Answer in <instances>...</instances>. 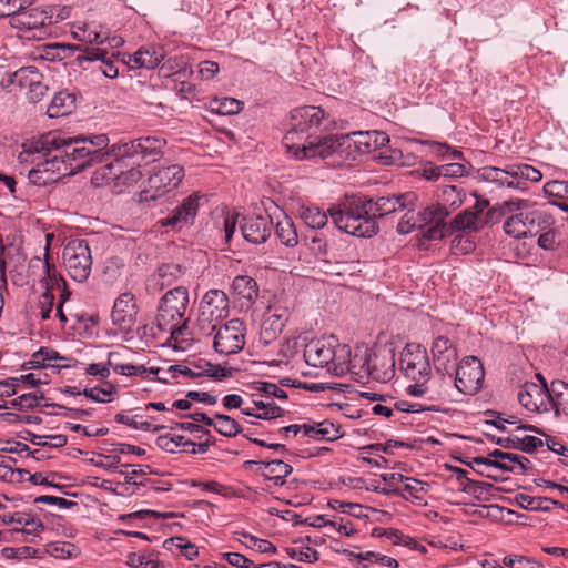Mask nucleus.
<instances>
[{"label":"nucleus","mask_w":568,"mask_h":568,"mask_svg":"<svg viewBox=\"0 0 568 568\" xmlns=\"http://www.w3.org/2000/svg\"><path fill=\"white\" fill-rule=\"evenodd\" d=\"M109 145L106 134L63 138L48 134L22 144L18 155L20 163L34 166L29 171V181L38 186L54 183L62 176L73 175L87 166L104 161Z\"/></svg>","instance_id":"1"},{"label":"nucleus","mask_w":568,"mask_h":568,"mask_svg":"<svg viewBox=\"0 0 568 568\" xmlns=\"http://www.w3.org/2000/svg\"><path fill=\"white\" fill-rule=\"evenodd\" d=\"M324 119V110L315 105L300 106L291 112L290 128L283 138V142L295 159L320 158L327 160L333 156L342 158L345 149L351 146L348 136H317Z\"/></svg>","instance_id":"2"},{"label":"nucleus","mask_w":568,"mask_h":568,"mask_svg":"<svg viewBox=\"0 0 568 568\" xmlns=\"http://www.w3.org/2000/svg\"><path fill=\"white\" fill-rule=\"evenodd\" d=\"M416 201L415 193L377 197L352 196L338 209H331L334 224L345 233L356 237H372L378 231L377 217L409 207Z\"/></svg>","instance_id":"3"},{"label":"nucleus","mask_w":568,"mask_h":568,"mask_svg":"<svg viewBox=\"0 0 568 568\" xmlns=\"http://www.w3.org/2000/svg\"><path fill=\"white\" fill-rule=\"evenodd\" d=\"M189 307V292L183 286L168 291L161 298L156 326L161 332L170 333L175 342L186 341L189 318H184Z\"/></svg>","instance_id":"4"},{"label":"nucleus","mask_w":568,"mask_h":568,"mask_svg":"<svg viewBox=\"0 0 568 568\" xmlns=\"http://www.w3.org/2000/svg\"><path fill=\"white\" fill-rule=\"evenodd\" d=\"M488 205L489 202L487 200H477L473 206L459 212L450 222L447 223L446 219H443L426 231H423V236L429 241L454 236L453 242L460 244L465 234L477 232L486 224L483 214Z\"/></svg>","instance_id":"5"},{"label":"nucleus","mask_w":568,"mask_h":568,"mask_svg":"<svg viewBox=\"0 0 568 568\" xmlns=\"http://www.w3.org/2000/svg\"><path fill=\"white\" fill-rule=\"evenodd\" d=\"M348 345L341 344L335 336L310 341L304 348L305 362L314 367H325L335 376L347 368Z\"/></svg>","instance_id":"6"},{"label":"nucleus","mask_w":568,"mask_h":568,"mask_svg":"<svg viewBox=\"0 0 568 568\" xmlns=\"http://www.w3.org/2000/svg\"><path fill=\"white\" fill-rule=\"evenodd\" d=\"M506 205L510 211H517L503 225L505 233L514 239L535 237L549 225L546 213L532 209L527 200L511 201Z\"/></svg>","instance_id":"7"},{"label":"nucleus","mask_w":568,"mask_h":568,"mask_svg":"<svg viewBox=\"0 0 568 568\" xmlns=\"http://www.w3.org/2000/svg\"><path fill=\"white\" fill-rule=\"evenodd\" d=\"M63 11L53 6L24 8L12 18V24L20 28L28 39H44L50 34V26L65 18Z\"/></svg>","instance_id":"8"},{"label":"nucleus","mask_w":568,"mask_h":568,"mask_svg":"<svg viewBox=\"0 0 568 568\" xmlns=\"http://www.w3.org/2000/svg\"><path fill=\"white\" fill-rule=\"evenodd\" d=\"M399 369L415 382L407 387V392L414 396H422L427 392L426 383L430 375V364L427 352L417 344H408L400 353Z\"/></svg>","instance_id":"9"},{"label":"nucleus","mask_w":568,"mask_h":568,"mask_svg":"<svg viewBox=\"0 0 568 568\" xmlns=\"http://www.w3.org/2000/svg\"><path fill=\"white\" fill-rule=\"evenodd\" d=\"M478 176L485 182L493 183L496 187L526 190L527 181L539 182L542 174L534 166L520 163L508 165L506 169L484 166L478 170Z\"/></svg>","instance_id":"10"},{"label":"nucleus","mask_w":568,"mask_h":568,"mask_svg":"<svg viewBox=\"0 0 568 568\" xmlns=\"http://www.w3.org/2000/svg\"><path fill=\"white\" fill-rule=\"evenodd\" d=\"M448 215L449 211L438 204L427 205L417 212L408 209L397 224V232L406 235L418 230L416 237L429 241L423 236V231H426L429 226L435 225L436 222L446 219Z\"/></svg>","instance_id":"11"},{"label":"nucleus","mask_w":568,"mask_h":568,"mask_svg":"<svg viewBox=\"0 0 568 568\" xmlns=\"http://www.w3.org/2000/svg\"><path fill=\"white\" fill-rule=\"evenodd\" d=\"M245 325L239 318L221 324L214 332L213 347L222 355L236 354L245 345Z\"/></svg>","instance_id":"12"},{"label":"nucleus","mask_w":568,"mask_h":568,"mask_svg":"<svg viewBox=\"0 0 568 568\" xmlns=\"http://www.w3.org/2000/svg\"><path fill=\"white\" fill-rule=\"evenodd\" d=\"M454 384L458 392L465 395H475L483 386L484 366L476 356H466L454 368Z\"/></svg>","instance_id":"13"},{"label":"nucleus","mask_w":568,"mask_h":568,"mask_svg":"<svg viewBox=\"0 0 568 568\" xmlns=\"http://www.w3.org/2000/svg\"><path fill=\"white\" fill-rule=\"evenodd\" d=\"M184 178V169L180 164L161 166L150 175L148 183L150 190H144V199H156L176 189Z\"/></svg>","instance_id":"14"},{"label":"nucleus","mask_w":568,"mask_h":568,"mask_svg":"<svg viewBox=\"0 0 568 568\" xmlns=\"http://www.w3.org/2000/svg\"><path fill=\"white\" fill-rule=\"evenodd\" d=\"M99 175L106 182H114L115 186H133L143 176L140 165L131 166L128 163L126 156L118 158L113 162L102 166L94 174V180L99 179Z\"/></svg>","instance_id":"15"},{"label":"nucleus","mask_w":568,"mask_h":568,"mask_svg":"<svg viewBox=\"0 0 568 568\" xmlns=\"http://www.w3.org/2000/svg\"><path fill=\"white\" fill-rule=\"evenodd\" d=\"M540 383H525L518 392L519 403L530 412H548L550 403V387L547 386L545 378L536 375Z\"/></svg>","instance_id":"16"},{"label":"nucleus","mask_w":568,"mask_h":568,"mask_svg":"<svg viewBox=\"0 0 568 568\" xmlns=\"http://www.w3.org/2000/svg\"><path fill=\"white\" fill-rule=\"evenodd\" d=\"M74 50L81 52L77 57L79 65L84 62H99L98 69L109 79H114L119 75V69L115 65L114 52H109L108 49L101 47L74 45Z\"/></svg>","instance_id":"17"},{"label":"nucleus","mask_w":568,"mask_h":568,"mask_svg":"<svg viewBox=\"0 0 568 568\" xmlns=\"http://www.w3.org/2000/svg\"><path fill=\"white\" fill-rule=\"evenodd\" d=\"M464 463L470 467L484 465L486 468H499L506 471H515L516 467H519L521 471H525L529 460L517 454L495 449L489 453L488 457H474L470 462Z\"/></svg>","instance_id":"18"},{"label":"nucleus","mask_w":568,"mask_h":568,"mask_svg":"<svg viewBox=\"0 0 568 568\" xmlns=\"http://www.w3.org/2000/svg\"><path fill=\"white\" fill-rule=\"evenodd\" d=\"M434 367L438 373L447 374L452 379V372L458 359L457 349L454 343L446 336H438L432 345Z\"/></svg>","instance_id":"19"},{"label":"nucleus","mask_w":568,"mask_h":568,"mask_svg":"<svg viewBox=\"0 0 568 568\" xmlns=\"http://www.w3.org/2000/svg\"><path fill=\"white\" fill-rule=\"evenodd\" d=\"M200 197L197 193L187 196L168 216L160 219L158 224L172 230H181L183 226L192 224L197 214Z\"/></svg>","instance_id":"20"},{"label":"nucleus","mask_w":568,"mask_h":568,"mask_svg":"<svg viewBox=\"0 0 568 568\" xmlns=\"http://www.w3.org/2000/svg\"><path fill=\"white\" fill-rule=\"evenodd\" d=\"M395 353L392 348L382 347L372 352L367 378L386 383L395 375Z\"/></svg>","instance_id":"21"},{"label":"nucleus","mask_w":568,"mask_h":568,"mask_svg":"<svg viewBox=\"0 0 568 568\" xmlns=\"http://www.w3.org/2000/svg\"><path fill=\"white\" fill-rule=\"evenodd\" d=\"M138 306L130 292L121 294L114 302L111 320L122 331H129L136 321Z\"/></svg>","instance_id":"22"},{"label":"nucleus","mask_w":568,"mask_h":568,"mask_svg":"<svg viewBox=\"0 0 568 568\" xmlns=\"http://www.w3.org/2000/svg\"><path fill=\"white\" fill-rule=\"evenodd\" d=\"M273 222L270 216L251 215L243 217L241 231L243 237L251 244L264 243L272 232Z\"/></svg>","instance_id":"23"},{"label":"nucleus","mask_w":568,"mask_h":568,"mask_svg":"<svg viewBox=\"0 0 568 568\" xmlns=\"http://www.w3.org/2000/svg\"><path fill=\"white\" fill-rule=\"evenodd\" d=\"M91 251H63V262L69 275L78 282L85 281L92 267Z\"/></svg>","instance_id":"24"},{"label":"nucleus","mask_w":568,"mask_h":568,"mask_svg":"<svg viewBox=\"0 0 568 568\" xmlns=\"http://www.w3.org/2000/svg\"><path fill=\"white\" fill-rule=\"evenodd\" d=\"M346 136L351 139L348 150L354 146L362 154L374 152L389 142L388 135L379 131L354 132ZM346 152L347 149H345L343 154H346ZM337 158L342 160L344 155Z\"/></svg>","instance_id":"25"},{"label":"nucleus","mask_w":568,"mask_h":568,"mask_svg":"<svg viewBox=\"0 0 568 568\" xmlns=\"http://www.w3.org/2000/svg\"><path fill=\"white\" fill-rule=\"evenodd\" d=\"M164 49L160 45L148 44L141 47L133 54H128V60L123 59V62L131 68H145L154 69L164 59Z\"/></svg>","instance_id":"26"},{"label":"nucleus","mask_w":568,"mask_h":568,"mask_svg":"<svg viewBox=\"0 0 568 568\" xmlns=\"http://www.w3.org/2000/svg\"><path fill=\"white\" fill-rule=\"evenodd\" d=\"M199 310L224 321L229 315V298L221 290H210L200 302Z\"/></svg>","instance_id":"27"},{"label":"nucleus","mask_w":568,"mask_h":568,"mask_svg":"<svg viewBox=\"0 0 568 568\" xmlns=\"http://www.w3.org/2000/svg\"><path fill=\"white\" fill-rule=\"evenodd\" d=\"M300 217L304 223L312 229L311 234L305 235L303 241L304 245H308V239L312 243H316L320 240L316 236L315 229H321L327 223V215L320 207L314 205H302L298 210Z\"/></svg>","instance_id":"28"},{"label":"nucleus","mask_w":568,"mask_h":568,"mask_svg":"<svg viewBox=\"0 0 568 568\" xmlns=\"http://www.w3.org/2000/svg\"><path fill=\"white\" fill-rule=\"evenodd\" d=\"M347 354V368L343 371V375L346 373H352L357 375L359 378L367 377L372 351L367 346H357L355 347L354 354L352 355V351L348 347Z\"/></svg>","instance_id":"29"},{"label":"nucleus","mask_w":568,"mask_h":568,"mask_svg":"<svg viewBox=\"0 0 568 568\" xmlns=\"http://www.w3.org/2000/svg\"><path fill=\"white\" fill-rule=\"evenodd\" d=\"M164 145V141L155 136L141 138L136 141L125 144L124 155L135 156L141 155L142 158L149 155H156L161 153Z\"/></svg>","instance_id":"30"},{"label":"nucleus","mask_w":568,"mask_h":568,"mask_svg":"<svg viewBox=\"0 0 568 568\" xmlns=\"http://www.w3.org/2000/svg\"><path fill=\"white\" fill-rule=\"evenodd\" d=\"M258 465V469L263 471V476L267 480H273L275 485H283L285 478L292 473L293 468L281 459L270 462H254Z\"/></svg>","instance_id":"31"},{"label":"nucleus","mask_w":568,"mask_h":568,"mask_svg":"<svg viewBox=\"0 0 568 568\" xmlns=\"http://www.w3.org/2000/svg\"><path fill=\"white\" fill-rule=\"evenodd\" d=\"M554 409L558 417L565 415L568 417V384L564 381H552L550 384L549 410Z\"/></svg>","instance_id":"32"},{"label":"nucleus","mask_w":568,"mask_h":568,"mask_svg":"<svg viewBox=\"0 0 568 568\" xmlns=\"http://www.w3.org/2000/svg\"><path fill=\"white\" fill-rule=\"evenodd\" d=\"M182 266L175 263H166L159 266L156 274L150 277L149 287H154L155 290H163L165 286L172 284L174 280L181 276Z\"/></svg>","instance_id":"33"},{"label":"nucleus","mask_w":568,"mask_h":568,"mask_svg":"<svg viewBox=\"0 0 568 568\" xmlns=\"http://www.w3.org/2000/svg\"><path fill=\"white\" fill-rule=\"evenodd\" d=\"M223 321L211 316L209 313H204L199 310V315L192 331L186 332V339H200L204 336H211L216 328L222 324Z\"/></svg>","instance_id":"34"},{"label":"nucleus","mask_w":568,"mask_h":568,"mask_svg":"<svg viewBox=\"0 0 568 568\" xmlns=\"http://www.w3.org/2000/svg\"><path fill=\"white\" fill-rule=\"evenodd\" d=\"M71 33L75 40L87 43L88 47H93L92 44L99 47L108 40V36L91 23L74 24Z\"/></svg>","instance_id":"35"},{"label":"nucleus","mask_w":568,"mask_h":568,"mask_svg":"<svg viewBox=\"0 0 568 568\" xmlns=\"http://www.w3.org/2000/svg\"><path fill=\"white\" fill-rule=\"evenodd\" d=\"M514 503L523 509L532 511H549L554 506L562 507L560 501L551 498L532 497L523 493H519L514 497Z\"/></svg>","instance_id":"36"},{"label":"nucleus","mask_w":568,"mask_h":568,"mask_svg":"<svg viewBox=\"0 0 568 568\" xmlns=\"http://www.w3.org/2000/svg\"><path fill=\"white\" fill-rule=\"evenodd\" d=\"M303 433L305 436L316 440L332 442L341 437L339 427L328 420L313 425L305 424V427H303Z\"/></svg>","instance_id":"37"},{"label":"nucleus","mask_w":568,"mask_h":568,"mask_svg":"<svg viewBox=\"0 0 568 568\" xmlns=\"http://www.w3.org/2000/svg\"><path fill=\"white\" fill-rule=\"evenodd\" d=\"M75 106V98L65 91L57 93L47 109L50 118H60L68 115Z\"/></svg>","instance_id":"38"},{"label":"nucleus","mask_w":568,"mask_h":568,"mask_svg":"<svg viewBox=\"0 0 568 568\" xmlns=\"http://www.w3.org/2000/svg\"><path fill=\"white\" fill-rule=\"evenodd\" d=\"M232 290L240 298L250 302L258 297V287L255 280L250 276L239 275L233 280Z\"/></svg>","instance_id":"39"},{"label":"nucleus","mask_w":568,"mask_h":568,"mask_svg":"<svg viewBox=\"0 0 568 568\" xmlns=\"http://www.w3.org/2000/svg\"><path fill=\"white\" fill-rule=\"evenodd\" d=\"M28 276L33 280L44 276H54V266L50 264V251H45L43 257L34 256L28 263Z\"/></svg>","instance_id":"40"},{"label":"nucleus","mask_w":568,"mask_h":568,"mask_svg":"<svg viewBox=\"0 0 568 568\" xmlns=\"http://www.w3.org/2000/svg\"><path fill=\"white\" fill-rule=\"evenodd\" d=\"M438 199L442 201V203H437L438 205L444 206L447 211V207L456 210L464 203L465 193L456 185H446L442 187Z\"/></svg>","instance_id":"41"},{"label":"nucleus","mask_w":568,"mask_h":568,"mask_svg":"<svg viewBox=\"0 0 568 568\" xmlns=\"http://www.w3.org/2000/svg\"><path fill=\"white\" fill-rule=\"evenodd\" d=\"M212 426L225 437H234L243 430L234 418L223 414L214 415Z\"/></svg>","instance_id":"42"},{"label":"nucleus","mask_w":568,"mask_h":568,"mask_svg":"<svg viewBox=\"0 0 568 568\" xmlns=\"http://www.w3.org/2000/svg\"><path fill=\"white\" fill-rule=\"evenodd\" d=\"M120 353L118 352H110L109 353V366L118 374L124 375V376H133V375H141L146 372V368L143 365H132V364H124L120 361Z\"/></svg>","instance_id":"43"},{"label":"nucleus","mask_w":568,"mask_h":568,"mask_svg":"<svg viewBox=\"0 0 568 568\" xmlns=\"http://www.w3.org/2000/svg\"><path fill=\"white\" fill-rule=\"evenodd\" d=\"M276 235L285 246L293 247L300 243L293 222L288 219L280 221L276 225Z\"/></svg>","instance_id":"44"},{"label":"nucleus","mask_w":568,"mask_h":568,"mask_svg":"<svg viewBox=\"0 0 568 568\" xmlns=\"http://www.w3.org/2000/svg\"><path fill=\"white\" fill-rule=\"evenodd\" d=\"M210 108L221 115L236 114L242 110V103L234 98L215 99L211 101Z\"/></svg>","instance_id":"45"},{"label":"nucleus","mask_w":568,"mask_h":568,"mask_svg":"<svg viewBox=\"0 0 568 568\" xmlns=\"http://www.w3.org/2000/svg\"><path fill=\"white\" fill-rule=\"evenodd\" d=\"M164 547L169 550H172L173 548L180 549L183 554V556L192 560L194 559L199 551L194 544L186 541L183 537H172L164 541Z\"/></svg>","instance_id":"46"},{"label":"nucleus","mask_w":568,"mask_h":568,"mask_svg":"<svg viewBox=\"0 0 568 568\" xmlns=\"http://www.w3.org/2000/svg\"><path fill=\"white\" fill-rule=\"evenodd\" d=\"M40 72L34 67L21 68L14 73V82L21 89L28 91V89L34 84V81L40 79Z\"/></svg>","instance_id":"47"},{"label":"nucleus","mask_w":568,"mask_h":568,"mask_svg":"<svg viewBox=\"0 0 568 568\" xmlns=\"http://www.w3.org/2000/svg\"><path fill=\"white\" fill-rule=\"evenodd\" d=\"M43 398L44 395L42 392L28 393L11 400V406L19 410L32 409L37 407L39 402Z\"/></svg>","instance_id":"48"},{"label":"nucleus","mask_w":568,"mask_h":568,"mask_svg":"<svg viewBox=\"0 0 568 568\" xmlns=\"http://www.w3.org/2000/svg\"><path fill=\"white\" fill-rule=\"evenodd\" d=\"M568 187V181L552 180L544 185V193L550 201H564L566 190Z\"/></svg>","instance_id":"49"},{"label":"nucleus","mask_w":568,"mask_h":568,"mask_svg":"<svg viewBox=\"0 0 568 568\" xmlns=\"http://www.w3.org/2000/svg\"><path fill=\"white\" fill-rule=\"evenodd\" d=\"M114 393L115 387L112 384H106L105 387L84 388L82 395L98 403H109L110 396Z\"/></svg>","instance_id":"50"},{"label":"nucleus","mask_w":568,"mask_h":568,"mask_svg":"<svg viewBox=\"0 0 568 568\" xmlns=\"http://www.w3.org/2000/svg\"><path fill=\"white\" fill-rule=\"evenodd\" d=\"M114 418H115V420L118 423L128 425V426H130L132 428H135V429H143V430H149V432L156 433V432H159V430L164 428L163 425H152L149 422L138 423L133 417H130V416L124 415L122 413L116 414Z\"/></svg>","instance_id":"51"},{"label":"nucleus","mask_w":568,"mask_h":568,"mask_svg":"<svg viewBox=\"0 0 568 568\" xmlns=\"http://www.w3.org/2000/svg\"><path fill=\"white\" fill-rule=\"evenodd\" d=\"M78 548L70 542H54L49 545L48 552L59 559H69L77 555Z\"/></svg>","instance_id":"52"},{"label":"nucleus","mask_w":568,"mask_h":568,"mask_svg":"<svg viewBox=\"0 0 568 568\" xmlns=\"http://www.w3.org/2000/svg\"><path fill=\"white\" fill-rule=\"evenodd\" d=\"M126 564L132 568H158V561L141 552H132L128 556Z\"/></svg>","instance_id":"53"},{"label":"nucleus","mask_w":568,"mask_h":568,"mask_svg":"<svg viewBox=\"0 0 568 568\" xmlns=\"http://www.w3.org/2000/svg\"><path fill=\"white\" fill-rule=\"evenodd\" d=\"M255 385V389L265 394L267 399H273L274 397L280 399L287 398L285 390H283L276 384L267 382H256Z\"/></svg>","instance_id":"54"},{"label":"nucleus","mask_w":568,"mask_h":568,"mask_svg":"<svg viewBox=\"0 0 568 568\" xmlns=\"http://www.w3.org/2000/svg\"><path fill=\"white\" fill-rule=\"evenodd\" d=\"M27 0H0V18L12 16L13 18L19 11L24 9Z\"/></svg>","instance_id":"55"},{"label":"nucleus","mask_w":568,"mask_h":568,"mask_svg":"<svg viewBox=\"0 0 568 568\" xmlns=\"http://www.w3.org/2000/svg\"><path fill=\"white\" fill-rule=\"evenodd\" d=\"M47 91L48 87L43 83V77L40 74V79L36 80L34 84L26 91V95L30 102L36 103L42 99Z\"/></svg>","instance_id":"56"},{"label":"nucleus","mask_w":568,"mask_h":568,"mask_svg":"<svg viewBox=\"0 0 568 568\" xmlns=\"http://www.w3.org/2000/svg\"><path fill=\"white\" fill-rule=\"evenodd\" d=\"M442 178H460L467 174L465 164L454 162L440 165Z\"/></svg>","instance_id":"57"},{"label":"nucleus","mask_w":568,"mask_h":568,"mask_svg":"<svg viewBox=\"0 0 568 568\" xmlns=\"http://www.w3.org/2000/svg\"><path fill=\"white\" fill-rule=\"evenodd\" d=\"M28 524H23L21 529H16L17 531H21L26 535H30L37 537L44 530V525L40 519H37L32 514L29 513V518L27 519Z\"/></svg>","instance_id":"58"},{"label":"nucleus","mask_w":568,"mask_h":568,"mask_svg":"<svg viewBox=\"0 0 568 568\" xmlns=\"http://www.w3.org/2000/svg\"><path fill=\"white\" fill-rule=\"evenodd\" d=\"M54 295L50 288L40 296L39 306L42 320H49L53 307Z\"/></svg>","instance_id":"59"},{"label":"nucleus","mask_w":568,"mask_h":568,"mask_svg":"<svg viewBox=\"0 0 568 568\" xmlns=\"http://www.w3.org/2000/svg\"><path fill=\"white\" fill-rule=\"evenodd\" d=\"M47 367H52L53 369H55L57 373H59L61 368L71 367V364L65 363V364H60V365H52L49 363H44L43 358L42 359L37 358L36 353H33L32 358L22 365L23 369H38V368H47Z\"/></svg>","instance_id":"60"},{"label":"nucleus","mask_w":568,"mask_h":568,"mask_svg":"<svg viewBox=\"0 0 568 568\" xmlns=\"http://www.w3.org/2000/svg\"><path fill=\"white\" fill-rule=\"evenodd\" d=\"M329 506L337 511H342L344 514H349L355 517H359L362 513V506L353 503H345L342 500H333L329 501Z\"/></svg>","instance_id":"61"},{"label":"nucleus","mask_w":568,"mask_h":568,"mask_svg":"<svg viewBox=\"0 0 568 568\" xmlns=\"http://www.w3.org/2000/svg\"><path fill=\"white\" fill-rule=\"evenodd\" d=\"M416 172L428 181H437L442 178L440 165H435L430 162L423 164Z\"/></svg>","instance_id":"62"},{"label":"nucleus","mask_w":568,"mask_h":568,"mask_svg":"<svg viewBox=\"0 0 568 568\" xmlns=\"http://www.w3.org/2000/svg\"><path fill=\"white\" fill-rule=\"evenodd\" d=\"M29 518V513L24 511H4L0 514V520L6 525H12V524H28L27 519Z\"/></svg>","instance_id":"63"},{"label":"nucleus","mask_w":568,"mask_h":568,"mask_svg":"<svg viewBox=\"0 0 568 568\" xmlns=\"http://www.w3.org/2000/svg\"><path fill=\"white\" fill-rule=\"evenodd\" d=\"M227 562L234 567L239 568H254V564L251 559L246 558L244 555L239 552H226L224 554Z\"/></svg>","instance_id":"64"}]
</instances>
